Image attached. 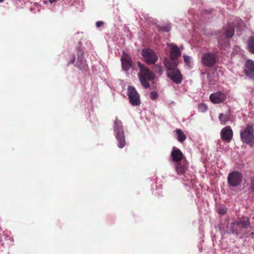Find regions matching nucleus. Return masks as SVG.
Returning a JSON list of instances; mask_svg holds the SVG:
<instances>
[{
	"instance_id": "nucleus-32",
	"label": "nucleus",
	"mask_w": 254,
	"mask_h": 254,
	"mask_svg": "<svg viewBox=\"0 0 254 254\" xmlns=\"http://www.w3.org/2000/svg\"><path fill=\"white\" fill-rule=\"evenodd\" d=\"M104 24L103 21H98L96 23V26L97 28L100 27Z\"/></svg>"
},
{
	"instance_id": "nucleus-30",
	"label": "nucleus",
	"mask_w": 254,
	"mask_h": 254,
	"mask_svg": "<svg viewBox=\"0 0 254 254\" xmlns=\"http://www.w3.org/2000/svg\"><path fill=\"white\" fill-rule=\"evenodd\" d=\"M250 190L251 192L254 193V177L253 179H252Z\"/></svg>"
},
{
	"instance_id": "nucleus-27",
	"label": "nucleus",
	"mask_w": 254,
	"mask_h": 254,
	"mask_svg": "<svg viewBox=\"0 0 254 254\" xmlns=\"http://www.w3.org/2000/svg\"><path fill=\"white\" fill-rule=\"evenodd\" d=\"M198 109L199 111H206L208 110V107L205 103H201L199 104Z\"/></svg>"
},
{
	"instance_id": "nucleus-38",
	"label": "nucleus",
	"mask_w": 254,
	"mask_h": 254,
	"mask_svg": "<svg viewBox=\"0 0 254 254\" xmlns=\"http://www.w3.org/2000/svg\"><path fill=\"white\" fill-rule=\"evenodd\" d=\"M5 0H0V3L3 2Z\"/></svg>"
},
{
	"instance_id": "nucleus-1",
	"label": "nucleus",
	"mask_w": 254,
	"mask_h": 254,
	"mask_svg": "<svg viewBox=\"0 0 254 254\" xmlns=\"http://www.w3.org/2000/svg\"><path fill=\"white\" fill-rule=\"evenodd\" d=\"M137 64L140 70L137 75L141 84L144 88H149L150 87L149 81H152L155 78L154 73L147 66L140 62H137Z\"/></svg>"
},
{
	"instance_id": "nucleus-24",
	"label": "nucleus",
	"mask_w": 254,
	"mask_h": 254,
	"mask_svg": "<svg viewBox=\"0 0 254 254\" xmlns=\"http://www.w3.org/2000/svg\"><path fill=\"white\" fill-rule=\"evenodd\" d=\"M171 23H167L166 25L159 26V28L161 31L165 32H169L171 30Z\"/></svg>"
},
{
	"instance_id": "nucleus-13",
	"label": "nucleus",
	"mask_w": 254,
	"mask_h": 254,
	"mask_svg": "<svg viewBox=\"0 0 254 254\" xmlns=\"http://www.w3.org/2000/svg\"><path fill=\"white\" fill-rule=\"evenodd\" d=\"M233 137V131L229 126L223 128L221 131L222 139L226 142H230Z\"/></svg>"
},
{
	"instance_id": "nucleus-8",
	"label": "nucleus",
	"mask_w": 254,
	"mask_h": 254,
	"mask_svg": "<svg viewBox=\"0 0 254 254\" xmlns=\"http://www.w3.org/2000/svg\"><path fill=\"white\" fill-rule=\"evenodd\" d=\"M242 175L238 171H233L228 176V183L232 187L238 186L242 181Z\"/></svg>"
},
{
	"instance_id": "nucleus-35",
	"label": "nucleus",
	"mask_w": 254,
	"mask_h": 254,
	"mask_svg": "<svg viewBox=\"0 0 254 254\" xmlns=\"http://www.w3.org/2000/svg\"><path fill=\"white\" fill-rule=\"evenodd\" d=\"M76 48H83L82 44L80 40L78 42V46Z\"/></svg>"
},
{
	"instance_id": "nucleus-4",
	"label": "nucleus",
	"mask_w": 254,
	"mask_h": 254,
	"mask_svg": "<svg viewBox=\"0 0 254 254\" xmlns=\"http://www.w3.org/2000/svg\"><path fill=\"white\" fill-rule=\"evenodd\" d=\"M254 129L252 126L248 125L245 129L241 132L242 141L251 146L254 145Z\"/></svg>"
},
{
	"instance_id": "nucleus-33",
	"label": "nucleus",
	"mask_w": 254,
	"mask_h": 254,
	"mask_svg": "<svg viewBox=\"0 0 254 254\" xmlns=\"http://www.w3.org/2000/svg\"><path fill=\"white\" fill-rule=\"evenodd\" d=\"M218 47L221 49H224V47H223V46L222 45V42L220 41H218Z\"/></svg>"
},
{
	"instance_id": "nucleus-2",
	"label": "nucleus",
	"mask_w": 254,
	"mask_h": 254,
	"mask_svg": "<svg viewBox=\"0 0 254 254\" xmlns=\"http://www.w3.org/2000/svg\"><path fill=\"white\" fill-rule=\"evenodd\" d=\"M114 132L116 139L118 141V146L122 148L126 144L125 140V132L123 129L122 123L121 121L116 119L115 122Z\"/></svg>"
},
{
	"instance_id": "nucleus-25",
	"label": "nucleus",
	"mask_w": 254,
	"mask_h": 254,
	"mask_svg": "<svg viewBox=\"0 0 254 254\" xmlns=\"http://www.w3.org/2000/svg\"><path fill=\"white\" fill-rule=\"evenodd\" d=\"M77 60L84 59V52L83 48H76Z\"/></svg>"
},
{
	"instance_id": "nucleus-11",
	"label": "nucleus",
	"mask_w": 254,
	"mask_h": 254,
	"mask_svg": "<svg viewBox=\"0 0 254 254\" xmlns=\"http://www.w3.org/2000/svg\"><path fill=\"white\" fill-rule=\"evenodd\" d=\"M226 95L222 92H217L212 93L209 96V99L214 104L223 103L226 100Z\"/></svg>"
},
{
	"instance_id": "nucleus-34",
	"label": "nucleus",
	"mask_w": 254,
	"mask_h": 254,
	"mask_svg": "<svg viewBox=\"0 0 254 254\" xmlns=\"http://www.w3.org/2000/svg\"><path fill=\"white\" fill-rule=\"evenodd\" d=\"M210 77H211V75H210V74L209 73H208V74H207V78H208V80H209V84H211V85H213V84H214V82H213L210 80Z\"/></svg>"
},
{
	"instance_id": "nucleus-28",
	"label": "nucleus",
	"mask_w": 254,
	"mask_h": 254,
	"mask_svg": "<svg viewBox=\"0 0 254 254\" xmlns=\"http://www.w3.org/2000/svg\"><path fill=\"white\" fill-rule=\"evenodd\" d=\"M155 71L157 72L159 75H161L163 73V68L161 65H155L154 66Z\"/></svg>"
},
{
	"instance_id": "nucleus-21",
	"label": "nucleus",
	"mask_w": 254,
	"mask_h": 254,
	"mask_svg": "<svg viewBox=\"0 0 254 254\" xmlns=\"http://www.w3.org/2000/svg\"><path fill=\"white\" fill-rule=\"evenodd\" d=\"M176 132L178 135L177 138L179 141L180 142H183L186 139L187 137L186 135L181 129H176Z\"/></svg>"
},
{
	"instance_id": "nucleus-17",
	"label": "nucleus",
	"mask_w": 254,
	"mask_h": 254,
	"mask_svg": "<svg viewBox=\"0 0 254 254\" xmlns=\"http://www.w3.org/2000/svg\"><path fill=\"white\" fill-rule=\"evenodd\" d=\"M171 156L173 161L176 163L183 161V154L179 149L176 147L173 148L171 152Z\"/></svg>"
},
{
	"instance_id": "nucleus-18",
	"label": "nucleus",
	"mask_w": 254,
	"mask_h": 254,
	"mask_svg": "<svg viewBox=\"0 0 254 254\" xmlns=\"http://www.w3.org/2000/svg\"><path fill=\"white\" fill-rule=\"evenodd\" d=\"M75 66L84 73H86L88 71V66L86 63V61L84 59L77 60Z\"/></svg>"
},
{
	"instance_id": "nucleus-3",
	"label": "nucleus",
	"mask_w": 254,
	"mask_h": 254,
	"mask_svg": "<svg viewBox=\"0 0 254 254\" xmlns=\"http://www.w3.org/2000/svg\"><path fill=\"white\" fill-rule=\"evenodd\" d=\"M141 55L143 61L148 64H154L158 60L156 53L151 49L144 48L142 49Z\"/></svg>"
},
{
	"instance_id": "nucleus-23",
	"label": "nucleus",
	"mask_w": 254,
	"mask_h": 254,
	"mask_svg": "<svg viewBox=\"0 0 254 254\" xmlns=\"http://www.w3.org/2000/svg\"><path fill=\"white\" fill-rule=\"evenodd\" d=\"M219 119L221 123L224 125L230 120V117L228 115L221 113L219 116Z\"/></svg>"
},
{
	"instance_id": "nucleus-36",
	"label": "nucleus",
	"mask_w": 254,
	"mask_h": 254,
	"mask_svg": "<svg viewBox=\"0 0 254 254\" xmlns=\"http://www.w3.org/2000/svg\"><path fill=\"white\" fill-rule=\"evenodd\" d=\"M211 10H205L204 11V13L206 14H208L209 13H210Z\"/></svg>"
},
{
	"instance_id": "nucleus-5",
	"label": "nucleus",
	"mask_w": 254,
	"mask_h": 254,
	"mask_svg": "<svg viewBox=\"0 0 254 254\" xmlns=\"http://www.w3.org/2000/svg\"><path fill=\"white\" fill-rule=\"evenodd\" d=\"M250 219L247 217H242L232 223L233 233L239 234L241 228L247 229L250 226Z\"/></svg>"
},
{
	"instance_id": "nucleus-22",
	"label": "nucleus",
	"mask_w": 254,
	"mask_h": 254,
	"mask_svg": "<svg viewBox=\"0 0 254 254\" xmlns=\"http://www.w3.org/2000/svg\"><path fill=\"white\" fill-rule=\"evenodd\" d=\"M183 59L186 65L189 67L191 68L192 66V63L191 62V58L187 55H184Z\"/></svg>"
},
{
	"instance_id": "nucleus-40",
	"label": "nucleus",
	"mask_w": 254,
	"mask_h": 254,
	"mask_svg": "<svg viewBox=\"0 0 254 254\" xmlns=\"http://www.w3.org/2000/svg\"><path fill=\"white\" fill-rule=\"evenodd\" d=\"M47 1H45V2H44V3L46 4V3H47Z\"/></svg>"
},
{
	"instance_id": "nucleus-6",
	"label": "nucleus",
	"mask_w": 254,
	"mask_h": 254,
	"mask_svg": "<svg viewBox=\"0 0 254 254\" xmlns=\"http://www.w3.org/2000/svg\"><path fill=\"white\" fill-rule=\"evenodd\" d=\"M127 95L130 104L133 106H139L140 104V96L135 88L128 85L127 88Z\"/></svg>"
},
{
	"instance_id": "nucleus-7",
	"label": "nucleus",
	"mask_w": 254,
	"mask_h": 254,
	"mask_svg": "<svg viewBox=\"0 0 254 254\" xmlns=\"http://www.w3.org/2000/svg\"><path fill=\"white\" fill-rule=\"evenodd\" d=\"M243 72L246 77L254 81V61L251 59L247 60L243 66Z\"/></svg>"
},
{
	"instance_id": "nucleus-14",
	"label": "nucleus",
	"mask_w": 254,
	"mask_h": 254,
	"mask_svg": "<svg viewBox=\"0 0 254 254\" xmlns=\"http://www.w3.org/2000/svg\"><path fill=\"white\" fill-rule=\"evenodd\" d=\"M122 67L124 71H127L132 66V60L127 54L126 55L125 58H121Z\"/></svg>"
},
{
	"instance_id": "nucleus-39",
	"label": "nucleus",
	"mask_w": 254,
	"mask_h": 254,
	"mask_svg": "<svg viewBox=\"0 0 254 254\" xmlns=\"http://www.w3.org/2000/svg\"><path fill=\"white\" fill-rule=\"evenodd\" d=\"M251 234H252V235H254V232H252V233H251Z\"/></svg>"
},
{
	"instance_id": "nucleus-9",
	"label": "nucleus",
	"mask_w": 254,
	"mask_h": 254,
	"mask_svg": "<svg viewBox=\"0 0 254 254\" xmlns=\"http://www.w3.org/2000/svg\"><path fill=\"white\" fill-rule=\"evenodd\" d=\"M167 76L177 84H180L183 80V75L178 69L167 71Z\"/></svg>"
},
{
	"instance_id": "nucleus-29",
	"label": "nucleus",
	"mask_w": 254,
	"mask_h": 254,
	"mask_svg": "<svg viewBox=\"0 0 254 254\" xmlns=\"http://www.w3.org/2000/svg\"><path fill=\"white\" fill-rule=\"evenodd\" d=\"M150 97L151 100H155L158 97V93L156 91H152L150 92Z\"/></svg>"
},
{
	"instance_id": "nucleus-15",
	"label": "nucleus",
	"mask_w": 254,
	"mask_h": 254,
	"mask_svg": "<svg viewBox=\"0 0 254 254\" xmlns=\"http://www.w3.org/2000/svg\"><path fill=\"white\" fill-rule=\"evenodd\" d=\"M187 162L184 160L176 163L175 169L177 174L179 175H184L187 170Z\"/></svg>"
},
{
	"instance_id": "nucleus-16",
	"label": "nucleus",
	"mask_w": 254,
	"mask_h": 254,
	"mask_svg": "<svg viewBox=\"0 0 254 254\" xmlns=\"http://www.w3.org/2000/svg\"><path fill=\"white\" fill-rule=\"evenodd\" d=\"M224 35L227 38H232L234 34L235 28L233 23L228 22L224 27Z\"/></svg>"
},
{
	"instance_id": "nucleus-10",
	"label": "nucleus",
	"mask_w": 254,
	"mask_h": 254,
	"mask_svg": "<svg viewBox=\"0 0 254 254\" xmlns=\"http://www.w3.org/2000/svg\"><path fill=\"white\" fill-rule=\"evenodd\" d=\"M216 57L215 54L206 53L202 57V63L206 66L211 67L214 65L216 63Z\"/></svg>"
},
{
	"instance_id": "nucleus-26",
	"label": "nucleus",
	"mask_w": 254,
	"mask_h": 254,
	"mask_svg": "<svg viewBox=\"0 0 254 254\" xmlns=\"http://www.w3.org/2000/svg\"><path fill=\"white\" fill-rule=\"evenodd\" d=\"M227 211V209L225 205H222L220 206L218 209L217 212L220 215H224L225 214Z\"/></svg>"
},
{
	"instance_id": "nucleus-31",
	"label": "nucleus",
	"mask_w": 254,
	"mask_h": 254,
	"mask_svg": "<svg viewBox=\"0 0 254 254\" xmlns=\"http://www.w3.org/2000/svg\"><path fill=\"white\" fill-rule=\"evenodd\" d=\"M75 56L74 54H73L71 59L68 62L67 64L69 65V64H73L75 62Z\"/></svg>"
},
{
	"instance_id": "nucleus-12",
	"label": "nucleus",
	"mask_w": 254,
	"mask_h": 254,
	"mask_svg": "<svg viewBox=\"0 0 254 254\" xmlns=\"http://www.w3.org/2000/svg\"><path fill=\"white\" fill-rule=\"evenodd\" d=\"M164 64L166 68L167 71L178 69L179 63L178 60L172 59L169 57V59L166 58L164 60Z\"/></svg>"
},
{
	"instance_id": "nucleus-37",
	"label": "nucleus",
	"mask_w": 254,
	"mask_h": 254,
	"mask_svg": "<svg viewBox=\"0 0 254 254\" xmlns=\"http://www.w3.org/2000/svg\"><path fill=\"white\" fill-rule=\"evenodd\" d=\"M238 22L239 21H242V20L241 19H240L239 18L237 17V18H236L235 19Z\"/></svg>"
},
{
	"instance_id": "nucleus-20",
	"label": "nucleus",
	"mask_w": 254,
	"mask_h": 254,
	"mask_svg": "<svg viewBox=\"0 0 254 254\" xmlns=\"http://www.w3.org/2000/svg\"><path fill=\"white\" fill-rule=\"evenodd\" d=\"M247 48L252 54H254V37H251L247 42Z\"/></svg>"
},
{
	"instance_id": "nucleus-19",
	"label": "nucleus",
	"mask_w": 254,
	"mask_h": 254,
	"mask_svg": "<svg viewBox=\"0 0 254 254\" xmlns=\"http://www.w3.org/2000/svg\"><path fill=\"white\" fill-rule=\"evenodd\" d=\"M181 55V52L177 45H174L171 48L170 58L178 60Z\"/></svg>"
}]
</instances>
